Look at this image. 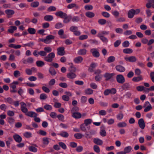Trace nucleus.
<instances>
[{
    "label": "nucleus",
    "mask_w": 154,
    "mask_h": 154,
    "mask_svg": "<svg viewBox=\"0 0 154 154\" xmlns=\"http://www.w3.org/2000/svg\"><path fill=\"white\" fill-rule=\"evenodd\" d=\"M140 12V10L139 9L136 10L131 9L130 10L128 13V17L129 18H132L134 15L138 14Z\"/></svg>",
    "instance_id": "f257e3e1"
},
{
    "label": "nucleus",
    "mask_w": 154,
    "mask_h": 154,
    "mask_svg": "<svg viewBox=\"0 0 154 154\" xmlns=\"http://www.w3.org/2000/svg\"><path fill=\"white\" fill-rule=\"evenodd\" d=\"M55 54L54 52H51L47 56L44 58V59L45 61L48 62H51L53 60V59L55 57Z\"/></svg>",
    "instance_id": "f03ea898"
},
{
    "label": "nucleus",
    "mask_w": 154,
    "mask_h": 154,
    "mask_svg": "<svg viewBox=\"0 0 154 154\" xmlns=\"http://www.w3.org/2000/svg\"><path fill=\"white\" fill-rule=\"evenodd\" d=\"M143 107L144 108V111L146 112L150 111L152 109V106L148 101L145 102L143 105Z\"/></svg>",
    "instance_id": "7ed1b4c3"
},
{
    "label": "nucleus",
    "mask_w": 154,
    "mask_h": 154,
    "mask_svg": "<svg viewBox=\"0 0 154 154\" xmlns=\"http://www.w3.org/2000/svg\"><path fill=\"white\" fill-rule=\"evenodd\" d=\"M65 48L63 47L58 48L57 49V54L59 55L63 56L65 54Z\"/></svg>",
    "instance_id": "20e7f679"
},
{
    "label": "nucleus",
    "mask_w": 154,
    "mask_h": 154,
    "mask_svg": "<svg viewBox=\"0 0 154 154\" xmlns=\"http://www.w3.org/2000/svg\"><path fill=\"white\" fill-rule=\"evenodd\" d=\"M116 78L117 81L119 83L123 84L125 82V79L122 75H118Z\"/></svg>",
    "instance_id": "39448f33"
},
{
    "label": "nucleus",
    "mask_w": 154,
    "mask_h": 154,
    "mask_svg": "<svg viewBox=\"0 0 154 154\" xmlns=\"http://www.w3.org/2000/svg\"><path fill=\"white\" fill-rule=\"evenodd\" d=\"M114 75V73H109L106 72L104 75V77L105 78V80L108 81L111 79Z\"/></svg>",
    "instance_id": "423d86ee"
},
{
    "label": "nucleus",
    "mask_w": 154,
    "mask_h": 154,
    "mask_svg": "<svg viewBox=\"0 0 154 154\" xmlns=\"http://www.w3.org/2000/svg\"><path fill=\"white\" fill-rule=\"evenodd\" d=\"M125 59L127 61L134 62L137 60V58L136 57L134 56H131L129 57H126Z\"/></svg>",
    "instance_id": "0eeeda50"
},
{
    "label": "nucleus",
    "mask_w": 154,
    "mask_h": 154,
    "mask_svg": "<svg viewBox=\"0 0 154 154\" xmlns=\"http://www.w3.org/2000/svg\"><path fill=\"white\" fill-rule=\"evenodd\" d=\"M138 124L140 127L142 129L145 128V125L143 119L141 118L139 120Z\"/></svg>",
    "instance_id": "6e6552de"
},
{
    "label": "nucleus",
    "mask_w": 154,
    "mask_h": 154,
    "mask_svg": "<svg viewBox=\"0 0 154 154\" xmlns=\"http://www.w3.org/2000/svg\"><path fill=\"white\" fill-rule=\"evenodd\" d=\"M55 38V36L52 35H47L46 37L47 44L50 43L51 42V40H54Z\"/></svg>",
    "instance_id": "1a4fd4ad"
},
{
    "label": "nucleus",
    "mask_w": 154,
    "mask_h": 154,
    "mask_svg": "<svg viewBox=\"0 0 154 154\" xmlns=\"http://www.w3.org/2000/svg\"><path fill=\"white\" fill-rule=\"evenodd\" d=\"M92 53L93 56L94 57H98L100 56V54L98 51H97L95 49H92L90 50Z\"/></svg>",
    "instance_id": "9d476101"
},
{
    "label": "nucleus",
    "mask_w": 154,
    "mask_h": 154,
    "mask_svg": "<svg viewBox=\"0 0 154 154\" xmlns=\"http://www.w3.org/2000/svg\"><path fill=\"white\" fill-rule=\"evenodd\" d=\"M55 14L57 16L59 17L62 18H64L67 15L66 13L61 11L57 12Z\"/></svg>",
    "instance_id": "9b49d317"
},
{
    "label": "nucleus",
    "mask_w": 154,
    "mask_h": 154,
    "mask_svg": "<svg viewBox=\"0 0 154 154\" xmlns=\"http://www.w3.org/2000/svg\"><path fill=\"white\" fill-rule=\"evenodd\" d=\"M5 12L7 14V17L10 18L11 17V15H13L14 13V11L12 10L8 9L5 11Z\"/></svg>",
    "instance_id": "f8f14e48"
},
{
    "label": "nucleus",
    "mask_w": 154,
    "mask_h": 154,
    "mask_svg": "<svg viewBox=\"0 0 154 154\" xmlns=\"http://www.w3.org/2000/svg\"><path fill=\"white\" fill-rule=\"evenodd\" d=\"M25 114L27 116L34 118L37 117L38 116L37 113L32 111L28 112L27 113H26Z\"/></svg>",
    "instance_id": "ddd939ff"
},
{
    "label": "nucleus",
    "mask_w": 154,
    "mask_h": 154,
    "mask_svg": "<svg viewBox=\"0 0 154 154\" xmlns=\"http://www.w3.org/2000/svg\"><path fill=\"white\" fill-rule=\"evenodd\" d=\"M13 137L15 141L18 143H20L22 141V138L18 134L14 135Z\"/></svg>",
    "instance_id": "4468645a"
},
{
    "label": "nucleus",
    "mask_w": 154,
    "mask_h": 154,
    "mask_svg": "<svg viewBox=\"0 0 154 154\" xmlns=\"http://www.w3.org/2000/svg\"><path fill=\"white\" fill-rule=\"evenodd\" d=\"M116 70L120 72H122L125 71V69L124 66L121 65H118L116 66Z\"/></svg>",
    "instance_id": "2eb2a0df"
},
{
    "label": "nucleus",
    "mask_w": 154,
    "mask_h": 154,
    "mask_svg": "<svg viewBox=\"0 0 154 154\" xmlns=\"http://www.w3.org/2000/svg\"><path fill=\"white\" fill-rule=\"evenodd\" d=\"M67 77L70 79H73L75 78L76 76V75L75 73L74 72H70L67 74Z\"/></svg>",
    "instance_id": "dca6fc26"
},
{
    "label": "nucleus",
    "mask_w": 154,
    "mask_h": 154,
    "mask_svg": "<svg viewBox=\"0 0 154 154\" xmlns=\"http://www.w3.org/2000/svg\"><path fill=\"white\" fill-rule=\"evenodd\" d=\"M83 60V58L81 56H79L74 59V61L76 63H80Z\"/></svg>",
    "instance_id": "f3484780"
},
{
    "label": "nucleus",
    "mask_w": 154,
    "mask_h": 154,
    "mask_svg": "<svg viewBox=\"0 0 154 154\" xmlns=\"http://www.w3.org/2000/svg\"><path fill=\"white\" fill-rule=\"evenodd\" d=\"M93 142L95 144L99 145H101L103 144V141L99 138H94Z\"/></svg>",
    "instance_id": "a211bd4d"
},
{
    "label": "nucleus",
    "mask_w": 154,
    "mask_h": 154,
    "mask_svg": "<svg viewBox=\"0 0 154 154\" xmlns=\"http://www.w3.org/2000/svg\"><path fill=\"white\" fill-rule=\"evenodd\" d=\"M69 65L70 66V68L69 69V70L70 72H75L76 70V68L75 67L72 63H69Z\"/></svg>",
    "instance_id": "6ab92c4d"
},
{
    "label": "nucleus",
    "mask_w": 154,
    "mask_h": 154,
    "mask_svg": "<svg viewBox=\"0 0 154 154\" xmlns=\"http://www.w3.org/2000/svg\"><path fill=\"white\" fill-rule=\"evenodd\" d=\"M53 17L51 15H46L44 17V20L46 21H51L53 20Z\"/></svg>",
    "instance_id": "aec40b11"
},
{
    "label": "nucleus",
    "mask_w": 154,
    "mask_h": 154,
    "mask_svg": "<svg viewBox=\"0 0 154 154\" xmlns=\"http://www.w3.org/2000/svg\"><path fill=\"white\" fill-rule=\"evenodd\" d=\"M72 113V116L75 119L80 118L82 116L81 114L79 112H74Z\"/></svg>",
    "instance_id": "412c9836"
},
{
    "label": "nucleus",
    "mask_w": 154,
    "mask_h": 154,
    "mask_svg": "<svg viewBox=\"0 0 154 154\" xmlns=\"http://www.w3.org/2000/svg\"><path fill=\"white\" fill-rule=\"evenodd\" d=\"M64 20H63V22L64 23H69L70 20L71 19V16L69 15V16H67V15L64 18Z\"/></svg>",
    "instance_id": "4be33fe9"
},
{
    "label": "nucleus",
    "mask_w": 154,
    "mask_h": 154,
    "mask_svg": "<svg viewBox=\"0 0 154 154\" xmlns=\"http://www.w3.org/2000/svg\"><path fill=\"white\" fill-rule=\"evenodd\" d=\"M85 15L89 18H92L94 16L95 14L93 12L88 11L85 13Z\"/></svg>",
    "instance_id": "5701e85b"
},
{
    "label": "nucleus",
    "mask_w": 154,
    "mask_h": 154,
    "mask_svg": "<svg viewBox=\"0 0 154 154\" xmlns=\"http://www.w3.org/2000/svg\"><path fill=\"white\" fill-rule=\"evenodd\" d=\"M86 52L87 51L85 49H81L78 51V54L79 55H84L86 54Z\"/></svg>",
    "instance_id": "b1692460"
},
{
    "label": "nucleus",
    "mask_w": 154,
    "mask_h": 154,
    "mask_svg": "<svg viewBox=\"0 0 154 154\" xmlns=\"http://www.w3.org/2000/svg\"><path fill=\"white\" fill-rule=\"evenodd\" d=\"M4 100L5 102L8 103L10 104H13V100L11 97H8L7 98H5Z\"/></svg>",
    "instance_id": "393cba45"
},
{
    "label": "nucleus",
    "mask_w": 154,
    "mask_h": 154,
    "mask_svg": "<svg viewBox=\"0 0 154 154\" xmlns=\"http://www.w3.org/2000/svg\"><path fill=\"white\" fill-rule=\"evenodd\" d=\"M143 78L141 76L134 77L132 79V81L134 82H138L142 80Z\"/></svg>",
    "instance_id": "a878e982"
},
{
    "label": "nucleus",
    "mask_w": 154,
    "mask_h": 154,
    "mask_svg": "<svg viewBox=\"0 0 154 154\" xmlns=\"http://www.w3.org/2000/svg\"><path fill=\"white\" fill-rule=\"evenodd\" d=\"M58 134L63 137L66 138L68 137L69 136L68 133L66 131L61 132Z\"/></svg>",
    "instance_id": "bb28decb"
},
{
    "label": "nucleus",
    "mask_w": 154,
    "mask_h": 154,
    "mask_svg": "<svg viewBox=\"0 0 154 154\" xmlns=\"http://www.w3.org/2000/svg\"><path fill=\"white\" fill-rule=\"evenodd\" d=\"M36 65L39 67H42L45 65L44 62L41 60H38L36 62Z\"/></svg>",
    "instance_id": "cd10ccee"
},
{
    "label": "nucleus",
    "mask_w": 154,
    "mask_h": 154,
    "mask_svg": "<svg viewBox=\"0 0 154 154\" xmlns=\"http://www.w3.org/2000/svg\"><path fill=\"white\" fill-rule=\"evenodd\" d=\"M49 72L52 75H55L56 74V72L53 67H51L49 69Z\"/></svg>",
    "instance_id": "c85d7f7f"
},
{
    "label": "nucleus",
    "mask_w": 154,
    "mask_h": 154,
    "mask_svg": "<svg viewBox=\"0 0 154 154\" xmlns=\"http://www.w3.org/2000/svg\"><path fill=\"white\" fill-rule=\"evenodd\" d=\"M27 31L29 33L31 34H35L36 32L35 29L32 28H29L27 29Z\"/></svg>",
    "instance_id": "c756f323"
},
{
    "label": "nucleus",
    "mask_w": 154,
    "mask_h": 154,
    "mask_svg": "<svg viewBox=\"0 0 154 154\" xmlns=\"http://www.w3.org/2000/svg\"><path fill=\"white\" fill-rule=\"evenodd\" d=\"M74 7H75L76 8H78V6H77L76 4L75 3H72L68 5L67 6V8L68 9L72 8Z\"/></svg>",
    "instance_id": "7c9ffc66"
},
{
    "label": "nucleus",
    "mask_w": 154,
    "mask_h": 154,
    "mask_svg": "<svg viewBox=\"0 0 154 154\" xmlns=\"http://www.w3.org/2000/svg\"><path fill=\"white\" fill-rule=\"evenodd\" d=\"M127 125V124L124 122H120L117 124L118 126L120 128L125 127Z\"/></svg>",
    "instance_id": "2f4dec72"
},
{
    "label": "nucleus",
    "mask_w": 154,
    "mask_h": 154,
    "mask_svg": "<svg viewBox=\"0 0 154 154\" xmlns=\"http://www.w3.org/2000/svg\"><path fill=\"white\" fill-rule=\"evenodd\" d=\"M123 52L125 54H130L132 52L133 50L129 48H125L123 50Z\"/></svg>",
    "instance_id": "473e14b6"
},
{
    "label": "nucleus",
    "mask_w": 154,
    "mask_h": 154,
    "mask_svg": "<svg viewBox=\"0 0 154 154\" xmlns=\"http://www.w3.org/2000/svg\"><path fill=\"white\" fill-rule=\"evenodd\" d=\"M132 149V148L131 146H129L125 147L124 149V152H125V153H129L130 152Z\"/></svg>",
    "instance_id": "72a5a7b5"
},
{
    "label": "nucleus",
    "mask_w": 154,
    "mask_h": 154,
    "mask_svg": "<svg viewBox=\"0 0 154 154\" xmlns=\"http://www.w3.org/2000/svg\"><path fill=\"white\" fill-rule=\"evenodd\" d=\"M28 149L30 151L33 152H36L37 151V149L36 148L32 146H29L28 147Z\"/></svg>",
    "instance_id": "f704fd0d"
},
{
    "label": "nucleus",
    "mask_w": 154,
    "mask_h": 154,
    "mask_svg": "<svg viewBox=\"0 0 154 154\" xmlns=\"http://www.w3.org/2000/svg\"><path fill=\"white\" fill-rule=\"evenodd\" d=\"M58 144L60 146L62 149H66L67 148L66 145L63 142H59L58 143Z\"/></svg>",
    "instance_id": "c9c22d12"
},
{
    "label": "nucleus",
    "mask_w": 154,
    "mask_h": 154,
    "mask_svg": "<svg viewBox=\"0 0 154 154\" xmlns=\"http://www.w3.org/2000/svg\"><path fill=\"white\" fill-rule=\"evenodd\" d=\"M11 29H9L8 31L9 32L12 33L14 32V30H15L17 29V27L15 26H10Z\"/></svg>",
    "instance_id": "e433bc0d"
},
{
    "label": "nucleus",
    "mask_w": 154,
    "mask_h": 154,
    "mask_svg": "<svg viewBox=\"0 0 154 154\" xmlns=\"http://www.w3.org/2000/svg\"><path fill=\"white\" fill-rule=\"evenodd\" d=\"M93 90L90 89V88H88L85 90V93L88 95H90L92 94L93 93Z\"/></svg>",
    "instance_id": "4c0bfd02"
},
{
    "label": "nucleus",
    "mask_w": 154,
    "mask_h": 154,
    "mask_svg": "<svg viewBox=\"0 0 154 154\" xmlns=\"http://www.w3.org/2000/svg\"><path fill=\"white\" fill-rule=\"evenodd\" d=\"M23 135L25 137L29 138L32 137V134L30 132H26L24 133Z\"/></svg>",
    "instance_id": "58836bf2"
},
{
    "label": "nucleus",
    "mask_w": 154,
    "mask_h": 154,
    "mask_svg": "<svg viewBox=\"0 0 154 154\" xmlns=\"http://www.w3.org/2000/svg\"><path fill=\"white\" fill-rule=\"evenodd\" d=\"M71 20L73 22H77L80 20V18L77 16H74L72 17L71 16Z\"/></svg>",
    "instance_id": "ea45409f"
},
{
    "label": "nucleus",
    "mask_w": 154,
    "mask_h": 154,
    "mask_svg": "<svg viewBox=\"0 0 154 154\" xmlns=\"http://www.w3.org/2000/svg\"><path fill=\"white\" fill-rule=\"evenodd\" d=\"M121 87L123 90L126 89L130 87L129 84L128 83H126L122 85V86Z\"/></svg>",
    "instance_id": "a19ab883"
},
{
    "label": "nucleus",
    "mask_w": 154,
    "mask_h": 154,
    "mask_svg": "<svg viewBox=\"0 0 154 154\" xmlns=\"http://www.w3.org/2000/svg\"><path fill=\"white\" fill-rule=\"evenodd\" d=\"M92 122V120L90 119H86L84 121V124L86 126H88V125L91 124Z\"/></svg>",
    "instance_id": "79ce46f5"
},
{
    "label": "nucleus",
    "mask_w": 154,
    "mask_h": 154,
    "mask_svg": "<svg viewBox=\"0 0 154 154\" xmlns=\"http://www.w3.org/2000/svg\"><path fill=\"white\" fill-rule=\"evenodd\" d=\"M115 60V57L113 56H111L109 57L107 59V62L109 63H111Z\"/></svg>",
    "instance_id": "37998d69"
},
{
    "label": "nucleus",
    "mask_w": 154,
    "mask_h": 154,
    "mask_svg": "<svg viewBox=\"0 0 154 154\" xmlns=\"http://www.w3.org/2000/svg\"><path fill=\"white\" fill-rule=\"evenodd\" d=\"M130 43L128 41H125L122 43V45L123 47L126 48L128 47Z\"/></svg>",
    "instance_id": "c03bdc74"
},
{
    "label": "nucleus",
    "mask_w": 154,
    "mask_h": 154,
    "mask_svg": "<svg viewBox=\"0 0 154 154\" xmlns=\"http://www.w3.org/2000/svg\"><path fill=\"white\" fill-rule=\"evenodd\" d=\"M98 22L101 25H104L106 23V20L104 19H100L98 20Z\"/></svg>",
    "instance_id": "a18cd8bd"
},
{
    "label": "nucleus",
    "mask_w": 154,
    "mask_h": 154,
    "mask_svg": "<svg viewBox=\"0 0 154 154\" xmlns=\"http://www.w3.org/2000/svg\"><path fill=\"white\" fill-rule=\"evenodd\" d=\"M74 136L76 138L79 139L82 137L83 135L80 133H76L74 134Z\"/></svg>",
    "instance_id": "49530a36"
},
{
    "label": "nucleus",
    "mask_w": 154,
    "mask_h": 154,
    "mask_svg": "<svg viewBox=\"0 0 154 154\" xmlns=\"http://www.w3.org/2000/svg\"><path fill=\"white\" fill-rule=\"evenodd\" d=\"M43 143L45 145H48L49 143L48 138L47 137H44L42 139Z\"/></svg>",
    "instance_id": "de8ad7c7"
},
{
    "label": "nucleus",
    "mask_w": 154,
    "mask_h": 154,
    "mask_svg": "<svg viewBox=\"0 0 154 154\" xmlns=\"http://www.w3.org/2000/svg\"><path fill=\"white\" fill-rule=\"evenodd\" d=\"M44 50L47 53H50L52 51L51 48L49 46L45 47L44 48Z\"/></svg>",
    "instance_id": "09e8293b"
},
{
    "label": "nucleus",
    "mask_w": 154,
    "mask_h": 154,
    "mask_svg": "<svg viewBox=\"0 0 154 154\" xmlns=\"http://www.w3.org/2000/svg\"><path fill=\"white\" fill-rule=\"evenodd\" d=\"M47 98V95L44 93L41 94L40 96V98L41 100H44L46 99Z\"/></svg>",
    "instance_id": "8fccbe9b"
},
{
    "label": "nucleus",
    "mask_w": 154,
    "mask_h": 154,
    "mask_svg": "<svg viewBox=\"0 0 154 154\" xmlns=\"http://www.w3.org/2000/svg\"><path fill=\"white\" fill-rule=\"evenodd\" d=\"M94 150L97 153H98L100 152V150L99 147L97 145H95L94 146Z\"/></svg>",
    "instance_id": "3c124183"
},
{
    "label": "nucleus",
    "mask_w": 154,
    "mask_h": 154,
    "mask_svg": "<svg viewBox=\"0 0 154 154\" xmlns=\"http://www.w3.org/2000/svg\"><path fill=\"white\" fill-rule=\"evenodd\" d=\"M39 5V3L38 2H33L31 4V6L33 8L37 7Z\"/></svg>",
    "instance_id": "603ef678"
},
{
    "label": "nucleus",
    "mask_w": 154,
    "mask_h": 154,
    "mask_svg": "<svg viewBox=\"0 0 154 154\" xmlns=\"http://www.w3.org/2000/svg\"><path fill=\"white\" fill-rule=\"evenodd\" d=\"M56 8L54 6H51L49 7L47 9V11L48 12L55 11Z\"/></svg>",
    "instance_id": "864d4df0"
},
{
    "label": "nucleus",
    "mask_w": 154,
    "mask_h": 154,
    "mask_svg": "<svg viewBox=\"0 0 154 154\" xmlns=\"http://www.w3.org/2000/svg\"><path fill=\"white\" fill-rule=\"evenodd\" d=\"M85 8L86 10H91L93 9V6L91 5H87L85 6Z\"/></svg>",
    "instance_id": "5fc2aeb1"
},
{
    "label": "nucleus",
    "mask_w": 154,
    "mask_h": 154,
    "mask_svg": "<svg viewBox=\"0 0 154 154\" xmlns=\"http://www.w3.org/2000/svg\"><path fill=\"white\" fill-rule=\"evenodd\" d=\"M102 15L104 17L106 18H108L110 16L109 14L106 12H102L101 13Z\"/></svg>",
    "instance_id": "6e6d98bb"
},
{
    "label": "nucleus",
    "mask_w": 154,
    "mask_h": 154,
    "mask_svg": "<svg viewBox=\"0 0 154 154\" xmlns=\"http://www.w3.org/2000/svg\"><path fill=\"white\" fill-rule=\"evenodd\" d=\"M38 54L40 55L41 56H44L45 57L47 55V53H46V52H45V51H40L39 52H38Z\"/></svg>",
    "instance_id": "4d7b16f0"
},
{
    "label": "nucleus",
    "mask_w": 154,
    "mask_h": 154,
    "mask_svg": "<svg viewBox=\"0 0 154 154\" xmlns=\"http://www.w3.org/2000/svg\"><path fill=\"white\" fill-rule=\"evenodd\" d=\"M79 108L76 106H74L72 108L71 110V112L72 113H73L74 112H76V111H78L79 110Z\"/></svg>",
    "instance_id": "13d9d810"
},
{
    "label": "nucleus",
    "mask_w": 154,
    "mask_h": 154,
    "mask_svg": "<svg viewBox=\"0 0 154 154\" xmlns=\"http://www.w3.org/2000/svg\"><path fill=\"white\" fill-rule=\"evenodd\" d=\"M88 38V36L87 35H82L80 36L79 37V39L80 40H82L84 39H87Z\"/></svg>",
    "instance_id": "bf43d9fd"
},
{
    "label": "nucleus",
    "mask_w": 154,
    "mask_h": 154,
    "mask_svg": "<svg viewBox=\"0 0 154 154\" xmlns=\"http://www.w3.org/2000/svg\"><path fill=\"white\" fill-rule=\"evenodd\" d=\"M132 94L130 92H127L124 95V96L125 97L127 98H130Z\"/></svg>",
    "instance_id": "052dcab7"
},
{
    "label": "nucleus",
    "mask_w": 154,
    "mask_h": 154,
    "mask_svg": "<svg viewBox=\"0 0 154 154\" xmlns=\"http://www.w3.org/2000/svg\"><path fill=\"white\" fill-rule=\"evenodd\" d=\"M69 30L70 31L74 32L75 31L78 30V27L76 26H73L70 28Z\"/></svg>",
    "instance_id": "680f3d73"
},
{
    "label": "nucleus",
    "mask_w": 154,
    "mask_h": 154,
    "mask_svg": "<svg viewBox=\"0 0 154 154\" xmlns=\"http://www.w3.org/2000/svg\"><path fill=\"white\" fill-rule=\"evenodd\" d=\"M7 108V106L5 104H2L0 106V109L2 110L5 111Z\"/></svg>",
    "instance_id": "e2e57ef3"
},
{
    "label": "nucleus",
    "mask_w": 154,
    "mask_h": 154,
    "mask_svg": "<svg viewBox=\"0 0 154 154\" xmlns=\"http://www.w3.org/2000/svg\"><path fill=\"white\" fill-rule=\"evenodd\" d=\"M117 118L118 119L121 120L123 118V113H120L118 114L117 116Z\"/></svg>",
    "instance_id": "0e129e2a"
},
{
    "label": "nucleus",
    "mask_w": 154,
    "mask_h": 154,
    "mask_svg": "<svg viewBox=\"0 0 154 154\" xmlns=\"http://www.w3.org/2000/svg\"><path fill=\"white\" fill-rule=\"evenodd\" d=\"M44 108L45 109L48 110H50L52 109V107L51 106L49 105H46L44 106Z\"/></svg>",
    "instance_id": "69168bd1"
},
{
    "label": "nucleus",
    "mask_w": 154,
    "mask_h": 154,
    "mask_svg": "<svg viewBox=\"0 0 154 154\" xmlns=\"http://www.w3.org/2000/svg\"><path fill=\"white\" fill-rule=\"evenodd\" d=\"M62 98L63 100L66 101H68L69 100V98L68 96H67L65 95L62 96Z\"/></svg>",
    "instance_id": "338daca9"
},
{
    "label": "nucleus",
    "mask_w": 154,
    "mask_h": 154,
    "mask_svg": "<svg viewBox=\"0 0 154 154\" xmlns=\"http://www.w3.org/2000/svg\"><path fill=\"white\" fill-rule=\"evenodd\" d=\"M55 83V80L54 79H52L48 83L49 85L51 86L54 85Z\"/></svg>",
    "instance_id": "774afa93"
}]
</instances>
